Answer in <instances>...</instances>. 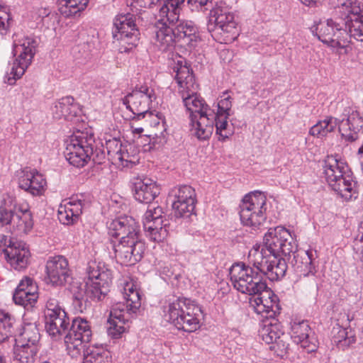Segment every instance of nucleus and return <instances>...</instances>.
I'll return each instance as SVG.
<instances>
[{
    "label": "nucleus",
    "instance_id": "1",
    "mask_svg": "<svg viewBox=\"0 0 363 363\" xmlns=\"http://www.w3.org/2000/svg\"><path fill=\"white\" fill-rule=\"evenodd\" d=\"M47 284L54 286H62L69 284V291L73 296V305L82 313L89 301H101L107 294L112 281L110 270L101 262L91 261L86 268L87 280L81 283L72 281V271L67 259L62 255L50 257L45 265Z\"/></svg>",
    "mask_w": 363,
    "mask_h": 363
},
{
    "label": "nucleus",
    "instance_id": "2",
    "mask_svg": "<svg viewBox=\"0 0 363 363\" xmlns=\"http://www.w3.org/2000/svg\"><path fill=\"white\" fill-rule=\"evenodd\" d=\"M176 72L175 80L178 84L179 94L186 111L189 113V118L193 116L211 113L213 109L206 101L197 94L198 86L195 83L194 77L191 69L186 65H177L174 68Z\"/></svg>",
    "mask_w": 363,
    "mask_h": 363
},
{
    "label": "nucleus",
    "instance_id": "3",
    "mask_svg": "<svg viewBox=\"0 0 363 363\" xmlns=\"http://www.w3.org/2000/svg\"><path fill=\"white\" fill-rule=\"evenodd\" d=\"M164 318L178 330L192 333L200 328V320L203 317L201 308L191 300L178 298L169 301L164 307Z\"/></svg>",
    "mask_w": 363,
    "mask_h": 363
},
{
    "label": "nucleus",
    "instance_id": "4",
    "mask_svg": "<svg viewBox=\"0 0 363 363\" xmlns=\"http://www.w3.org/2000/svg\"><path fill=\"white\" fill-rule=\"evenodd\" d=\"M38 45L37 40L33 37L22 36L18 38V35H16L13 39L12 50L16 59L9 65L4 77V82L12 85L17 79L23 76L32 62Z\"/></svg>",
    "mask_w": 363,
    "mask_h": 363
},
{
    "label": "nucleus",
    "instance_id": "5",
    "mask_svg": "<svg viewBox=\"0 0 363 363\" xmlns=\"http://www.w3.org/2000/svg\"><path fill=\"white\" fill-rule=\"evenodd\" d=\"M340 7L339 3L335 16L320 21L311 28L312 33L319 40L334 48H344L349 44V35L345 29L344 11L339 13Z\"/></svg>",
    "mask_w": 363,
    "mask_h": 363
},
{
    "label": "nucleus",
    "instance_id": "6",
    "mask_svg": "<svg viewBox=\"0 0 363 363\" xmlns=\"http://www.w3.org/2000/svg\"><path fill=\"white\" fill-rule=\"evenodd\" d=\"M247 259L248 264L258 272V274H262L272 281L284 277L287 270L285 259L267 252L261 245L253 246L249 251Z\"/></svg>",
    "mask_w": 363,
    "mask_h": 363
},
{
    "label": "nucleus",
    "instance_id": "7",
    "mask_svg": "<svg viewBox=\"0 0 363 363\" xmlns=\"http://www.w3.org/2000/svg\"><path fill=\"white\" fill-rule=\"evenodd\" d=\"M136 19V15L126 13L117 15L113 20V43L121 53L131 52L139 43L140 32Z\"/></svg>",
    "mask_w": 363,
    "mask_h": 363
},
{
    "label": "nucleus",
    "instance_id": "8",
    "mask_svg": "<svg viewBox=\"0 0 363 363\" xmlns=\"http://www.w3.org/2000/svg\"><path fill=\"white\" fill-rule=\"evenodd\" d=\"M230 278L234 288L242 294H257L267 289V284L262 281V275L248 264H233L230 269Z\"/></svg>",
    "mask_w": 363,
    "mask_h": 363
},
{
    "label": "nucleus",
    "instance_id": "9",
    "mask_svg": "<svg viewBox=\"0 0 363 363\" xmlns=\"http://www.w3.org/2000/svg\"><path fill=\"white\" fill-rule=\"evenodd\" d=\"M94 136L91 133L77 131L66 141L65 157L69 163L82 167L91 160Z\"/></svg>",
    "mask_w": 363,
    "mask_h": 363
},
{
    "label": "nucleus",
    "instance_id": "10",
    "mask_svg": "<svg viewBox=\"0 0 363 363\" xmlns=\"http://www.w3.org/2000/svg\"><path fill=\"white\" fill-rule=\"evenodd\" d=\"M266 201L265 195L259 191H255L246 194L240 204V217L244 225L258 228L266 220Z\"/></svg>",
    "mask_w": 363,
    "mask_h": 363
},
{
    "label": "nucleus",
    "instance_id": "11",
    "mask_svg": "<svg viewBox=\"0 0 363 363\" xmlns=\"http://www.w3.org/2000/svg\"><path fill=\"white\" fill-rule=\"evenodd\" d=\"M306 6H313L318 0H300ZM340 4L339 13L344 10L345 29L349 35V43L351 38L363 42V14L362 13L361 3L358 0H337Z\"/></svg>",
    "mask_w": 363,
    "mask_h": 363
},
{
    "label": "nucleus",
    "instance_id": "12",
    "mask_svg": "<svg viewBox=\"0 0 363 363\" xmlns=\"http://www.w3.org/2000/svg\"><path fill=\"white\" fill-rule=\"evenodd\" d=\"M91 336L90 323L82 318H74L64 338L67 354L72 358L80 356Z\"/></svg>",
    "mask_w": 363,
    "mask_h": 363
},
{
    "label": "nucleus",
    "instance_id": "13",
    "mask_svg": "<svg viewBox=\"0 0 363 363\" xmlns=\"http://www.w3.org/2000/svg\"><path fill=\"white\" fill-rule=\"evenodd\" d=\"M266 251L277 257L289 256L296 249L291 233L283 226L271 228L265 233L264 245L261 246Z\"/></svg>",
    "mask_w": 363,
    "mask_h": 363
},
{
    "label": "nucleus",
    "instance_id": "14",
    "mask_svg": "<svg viewBox=\"0 0 363 363\" xmlns=\"http://www.w3.org/2000/svg\"><path fill=\"white\" fill-rule=\"evenodd\" d=\"M156 99L155 91L147 86L135 87L122 99L123 104L134 115L133 119L140 120L150 114V104Z\"/></svg>",
    "mask_w": 363,
    "mask_h": 363
},
{
    "label": "nucleus",
    "instance_id": "15",
    "mask_svg": "<svg viewBox=\"0 0 363 363\" xmlns=\"http://www.w3.org/2000/svg\"><path fill=\"white\" fill-rule=\"evenodd\" d=\"M115 257L118 262L125 265H133L140 261L145 250L142 237L119 240L113 245Z\"/></svg>",
    "mask_w": 363,
    "mask_h": 363
},
{
    "label": "nucleus",
    "instance_id": "16",
    "mask_svg": "<svg viewBox=\"0 0 363 363\" xmlns=\"http://www.w3.org/2000/svg\"><path fill=\"white\" fill-rule=\"evenodd\" d=\"M338 130L342 139L354 143L360 139L359 131L363 126V118L356 106L345 107L338 118Z\"/></svg>",
    "mask_w": 363,
    "mask_h": 363
},
{
    "label": "nucleus",
    "instance_id": "17",
    "mask_svg": "<svg viewBox=\"0 0 363 363\" xmlns=\"http://www.w3.org/2000/svg\"><path fill=\"white\" fill-rule=\"evenodd\" d=\"M313 254L310 250H294L289 257V262L294 268V270L303 275V277H308L310 282V289L318 291V279L315 276L316 269L314 266Z\"/></svg>",
    "mask_w": 363,
    "mask_h": 363
},
{
    "label": "nucleus",
    "instance_id": "18",
    "mask_svg": "<svg viewBox=\"0 0 363 363\" xmlns=\"http://www.w3.org/2000/svg\"><path fill=\"white\" fill-rule=\"evenodd\" d=\"M211 18H215V28L218 33L225 35L224 40H234L239 35L237 23L235 21L234 14L226 9L216 8L211 11ZM213 26L209 24L208 30L211 32Z\"/></svg>",
    "mask_w": 363,
    "mask_h": 363
},
{
    "label": "nucleus",
    "instance_id": "19",
    "mask_svg": "<svg viewBox=\"0 0 363 363\" xmlns=\"http://www.w3.org/2000/svg\"><path fill=\"white\" fill-rule=\"evenodd\" d=\"M252 296H255L250 298V303L257 313L262 314L267 319L275 318L280 313L278 298L267 286L260 293Z\"/></svg>",
    "mask_w": 363,
    "mask_h": 363
},
{
    "label": "nucleus",
    "instance_id": "20",
    "mask_svg": "<svg viewBox=\"0 0 363 363\" xmlns=\"http://www.w3.org/2000/svg\"><path fill=\"white\" fill-rule=\"evenodd\" d=\"M108 235L119 240L142 237L139 224L130 216H121L113 220L108 225Z\"/></svg>",
    "mask_w": 363,
    "mask_h": 363
},
{
    "label": "nucleus",
    "instance_id": "21",
    "mask_svg": "<svg viewBox=\"0 0 363 363\" xmlns=\"http://www.w3.org/2000/svg\"><path fill=\"white\" fill-rule=\"evenodd\" d=\"M291 339L296 344L300 345L308 353L316 351L318 347V340L307 320L293 323Z\"/></svg>",
    "mask_w": 363,
    "mask_h": 363
},
{
    "label": "nucleus",
    "instance_id": "22",
    "mask_svg": "<svg viewBox=\"0 0 363 363\" xmlns=\"http://www.w3.org/2000/svg\"><path fill=\"white\" fill-rule=\"evenodd\" d=\"M125 307L121 303L113 305L110 311L107 333L112 338H120L125 332L130 320L135 315L124 311Z\"/></svg>",
    "mask_w": 363,
    "mask_h": 363
},
{
    "label": "nucleus",
    "instance_id": "23",
    "mask_svg": "<svg viewBox=\"0 0 363 363\" xmlns=\"http://www.w3.org/2000/svg\"><path fill=\"white\" fill-rule=\"evenodd\" d=\"M215 112L199 116H193L189 118V132L191 136L195 137L200 141L208 140L212 135L214 130Z\"/></svg>",
    "mask_w": 363,
    "mask_h": 363
},
{
    "label": "nucleus",
    "instance_id": "24",
    "mask_svg": "<svg viewBox=\"0 0 363 363\" xmlns=\"http://www.w3.org/2000/svg\"><path fill=\"white\" fill-rule=\"evenodd\" d=\"M45 186V178L35 169L26 168L19 176L18 186L33 196L42 194Z\"/></svg>",
    "mask_w": 363,
    "mask_h": 363
},
{
    "label": "nucleus",
    "instance_id": "25",
    "mask_svg": "<svg viewBox=\"0 0 363 363\" xmlns=\"http://www.w3.org/2000/svg\"><path fill=\"white\" fill-rule=\"evenodd\" d=\"M3 252L7 262L14 269L21 271L27 267L30 253L23 242H14L13 245L4 248Z\"/></svg>",
    "mask_w": 363,
    "mask_h": 363
},
{
    "label": "nucleus",
    "instance_id": "26",
    "mask_svg": "<svg viewBox=\"0 0 363 363\" xmlns=\"http://www.w3.org/2000/svg\"><path fill=\"white\" fill-rule=\"evenodd\" d=\"M133 196L140 203H150L160 194V188L150 178H138L133 183Z\"/></svg>",
    "mask_w": 363,
    "mask_h": 363
},
{
    "label": "nucleus",
    "instance_id": "27",
    "mask_svg": "<svg viewBox=\"0 0 363 363\" xmlns=\"http://www.w3.org/2000/svg\"><path fill=\"white\" fill-rule=\"evenodd\" d=\"M325 178L329 186L338 188V184L335 183L337 179L349 170L346 163L338 157V155H329L324 161L323 166Z\"/></svg>",
    "mask_w": 363,
    "mask_h": 363
},
{
    "label": "nucleus",
    "instance_id": "28",
    "mask_svg": "<svg viewBox=\"0 0 363 363\" xmlns=\"http://www.w3.org/2000/svg\"><path fill=\"white\" fill-rule=\"evenodd\" d=\"M155 28V45L160 50L167 51L174 47L177 38L174 26L156 22Z\"/></svg>",
    "mask_w": 363,
    "mask_h": 363
},
{
    "label": "nucleus",
    "instance_id": "29",
    "mask_svg": "<svg viewBox=\"0 0 363 363\" xmlns=\"http://www.w3.org/2000/svg\"><path fill=\"white\" fill-rule=\"evenodd\" d=\"M84 201L72 198L58 209V219L64 225H70L76 222L82 213Z\"/></svg>",
    "mask_w": 363,
    "mask_h": 363
},
{
    "label": "nucleus",
    "instance_id": "30",
    "mask_svg": "<svg viewBox=\"0 0 363 363\" xmlns=\"http://www.w3.org/2000/svg\"><path fill=\"white\" fill-rule=\"evenodd\" d=\"M70 325V320L67 313L45 319V328L47 333L55 339H59L66 335Z\"/></svg>",
    "mask_w": 363,
    "mask_h": 363
},
{
    "label": "nucleus",
    "instance_id": "31",
    "mask_svg": "<svg viewBox=\"0 0 363 363\" xmlns=\"http://www.w3.org/2000/svg\"><path fill=\"white\" fill-rule=\"evenodd\" d=\"M123 297L125 302H118L125 308L124 311L135 315L140 312L141 295L133 282H126L123 286Z\"/></svg>",
    "mask_w": 363,
    "mask_h": 363
},
{
    "label": "nucleus",
    "instance_id": "32",
    "mask_svg": "<svg viewBox=\"0 0 363 363\" xmlns=\"http://www.w3.org/2000/svg\"><path fill=\"white\" fill-rule=\"evenodd\" d=\"M52 112L56 119L64 118L66 120H72L78 113V106L74 104L73 97L66 96L55 103L52 107Z\"/></svg>",
    "mask_w": 363,
    "mask_h": 363
},
{
    "label": "nucleus",
    "instance_id": "33",
    "mask_svg": "<svg viewBox=\"0 0 363 363\" xmlns=\"http://www.w3.org/2000/svg\"><path fill=\"white\" fill-rule=\"evenodd\" d=\"M168 199L172 203L173 202L179 203V206L183 203L189 207L191 204H196L195 190L189 185L174 187L170 191Z\"/></svg>",
    "mask_w": 363,
    "mask_h": 363
},
{
    "label": "nucleus",
    "instance_id": "34",
    "mask_svg": "<svg viewBox=\"0 0 363 363\" xmlns=\"http://www.w3.org/2000/svg\"><path fill=\"white\" fill-rule=\"evenodd\" d=\"M337 179L339 188L330 186L331 189L345 200L350 199L357 194V182L354 181L352 172L348 170L345 174Z\"/></svg>",
    "mask_w": 363,
    "mask_h": 363
},
{
    "label": "nucleus",
    "instance_id": "35",
    "mask_svg": "<svg viewBox=\"0 0 363 363\" xmlns=\"http://www.w3.org/2000/svg\"><path fill=\"white\" fill-rule=\"evenodd\" d=\"M20 325L13 315L9 312L0 311V343L10 337H16L17 328Z\"/></svg>",
    "mask_w": 363,
    "mask_h": 363
},
{
    "label": "nucleus",
    "instance_id": "36",
    "mask_svg": "<svg viewBox=\"0 0 363 363\" xmlns=\"http://www.w3.org/2000/svg\"><path fill=\"white\" fill-rule=\"evenodd\" d=\"M33 225L32 216L28 211H13L9 231L26 234L32 229Z\"/></svg>",
    "mask_w": 363,
    "mask_h": 363
},
{
    "label": "nucleus",
    "instance_id": "37",
    "mask_svg": "<svg viewBox=\"0 0 363 363\" xmlns=\"http://www.w3.org/2000/svg\"><path fill=\"white\" fill-rule=\"evenodd\" d=\"M338 118L326 116L323 120H320L313 125L310 130L309 134L318 138L326 137L329 133L335 131L338 126Z\"/></svg>",
    "mask_w": 363,
    "mask_h": 363
},
{
    "label": "nucleus",
    "instance_id": "38",
    "mask_svg": "<svg viewBox=\"0 0 363 363\" xmlns=\"http://www.w3.org/2000/svg\"><path fill=\"white\" fill-rule=\"evenodd\" d=\"M283 333L281 324L275 318L267 319L259 330L260 337L268 345H272Z\"/></svg>",
    "mask_w": 363,
    "mask_h": 363
},
{
    "label": "nucleus",
    "instance_id": "39",
    "mask_svg": "<svg viewBox=\"0 0 363 363\" xmlns=\"http://www.w3.org/2000/svg\"><path fill=\"white\" fill-rule=\"evenodd\" d=\"M83 363H111L110 352L103 347L89 346L82 352Z\"/></svg>",
    "mask_w": 363,
    "mask_h": 363
},
{
    "label": "nucleus",
    "instance_id": "40",
    "mask_svg": "<svg viewBox=\"0 0 363 363\" xmlns=\"http://www.w3.org/2000/svg\"><path fill=\"white\" fill-rule=\"evenodd\" d=\"M333 341L340 350H345L356 342V337L351 330L348 331L347 328L338 325L333 328Z\"/></svg>",
    "mask_w": 363,
    "mask_h": 363
},
{
    "label": "nucleus",
    "instance_id": "41",
    "mask_svg": "<svg viewBox=\"0 0 363 363\" xmlns=\"http://www.w3.org/2000/svg\"><path fill=\"white\" fill-rule=\"evenodd\" d=\"M39 346H30L17 343L13 347V357L18 363H33L36 359Z\"/></svg>",
    "mask_w": 363,
    "mask_h": 363
},
{
    "label": "nucleus",
    "instance_id": "42",
    "mask_svg": "<svg viewBox=\"0 0 363 363\" xmlns=\"http://www.w3.org/2000/svg\"><path fill=\"white\" fill-rule=\"evenodd\" d=\"M40 333L35 323H27L18 334L15 341L18 344L28 345L30 346H39Z\"/></svg>",
    "mask_w": 363,
    "mask_h": 363
},
{
    "label": "nucleus",
    "instance_id": "43",
    "mask_svg": "<svg viewBox=\"0 0 363 363\" xmlns=\"http://www.w3.org/2000/svg\"><path fill=\"white\" fill-rule=\"evenodd\" d=\"M181 10L180 7L164 0V3L159 11V18L156 22L165 23L174 26L179 19Z\"/></svg>",
    "mask_w": 363,
    "mask_h": 363
},
{
    "label": "nucleus",
    "instance_id": "44",
    "mask_svg": "<svg viewBox=\"0 0 363 363\" xmlns=\"http://www.w3.org/2000/svg\"><path fill=\"white\" fill-rule=\"evenodd\" d=\"M38 287L37 285H32L29 291H15L13 299L16 304L23 306L29 309L34 306L38 298Z\"/></svg>",
    "mask_w": 363,
    "mask_h": 363
},
{
    "label": "nucleus",
    "instance_id": "45",
    "mask_svg": "<svg viewBox=\"0 0 363 363\" xmlns=\"http://www.w3.org/2000/svg\"><path fill=\"white\" fill-rule=\"evenodd\" d=\"M174 27L177 39L186 38L189 40L188 43H190L196 38L197 28L191 21L179 19Z\"/></svg>",
    "mask_w": 363,
    "mask_h": 363
},
{
    "label": "nucleus",
    "instance_id": "46",
    "mask_svg": "<svg viewBox=\"0 0 363 363\" xmlns=\"http://www.w3.org/2000/svg\"><path fill=\"white\" fill-rule=\"evenodd\" d=\"M89 0H60L59 11L65 17H69L83 11Z\"/></svg>",
    "mask_w": 363,
    "mask_h": 363
},
{
    "label": "nucleus",
    "instance_id": "47",
    "mask_svg": "<svg viewBox=\"0 0 363 363\" xmlns=\"http://www.w3.org/2000/svg\"><path fill=\"white\" fill-rule=\"evenodd\" d=\"M169 223H165L162 225L153 223H143V228L147 232L149 238L156 242H162L168 235Z\"/></svg>",
    "mask_w": 363,
    "mask_h": 363
},
{
    "label": "nucleus",
    "instance_id": "48",
    "mask_svg": "<svg viewBox=\"0 0 363 363\" xmlns=\"http://www.w3.org/2000/svg\"><path fill=\"white\" fill-rule=\"evenodd\" d=\"M153 223L162 225L169 220L164 218V212L160 206H149L143 216V223Z\"/></svg>",
    "mask_w": 363,
    "mask_h": 363
},
{
    "label": "nucleus",
    "instance_id": "49",
    "mask_svg": "<svg viewBox=\"0 0 363 363\" xmlns=\"http://www.w3.org/2000/svg\"><path fill=\"white\" fill-rule=\"evenodd\" d=\"M123 147L121 140L113 138L106 140L105 147L108 160L113 164H117V160L121 158L120 151Z\"/></svg>",
    "mask_w": 363,
    "mask_h": 363
},
{
    "label": "nucleus",
    "instance_id": "50",
    "mask_svg": "<svg viewBox=\"0 0 363 363\" xmlns=\"http://www.w3.org/2000/svg\"><path fill=\"white\" fill-rule=\"evenodd\" d=\"M230 116L226 114H216L215 113V123L216 134L219 135V140L224 141L231 135L230 131L227 130L228 126V118Z\"/></svg>",
    "mask_w": 363,
    "mask_h": 363
},
{
    "label": "nucleus",
    "instance_id": "51",
    "mask_svg": "<svg viewBox=\"0 0 363 363\" xmlns=\"http://www.w3.org/2000/svg\"><path fill=\"white\" fill-rule=\"evenodd\" d=\"M290 337L284 333L279 337L270 346V350H274L277 356L284 357L289 350V341Z\"/></svg>",
    "mask_w": 363,
    "mask_h": 363
},
{
    "label": "nucleus",
    "instance_id": "52",
    "mask_svg": "<svg viewBox=\"0 0 363 363\" xmlns=\"http://www.w3.org/2000/svg\"><path fill=\"white\" fill-rule=\"evenodd\" d=\"M358 232L353 244L354 259L363 267V221L359 226Z\"/></svg>",
    "mask_w": 363,
    "mask_h": 363
},
{
    "label": "nucleus",
    "instance_id": "53",
    "mask_svg": "<svg viewBox=\"0 0 363 363\" xmlns=\"http://www.w3.org/2000/svg\"><path fill=\"white\" fill-rule=\"evenodd\" d=\"M177 205H179V203L175 202L172 203V211L176 218L187 219L194 214L195 210V204H191L189 207L186 204L182 203L181 206H178L177 208Z\"/></svg>",
    "mask_w": 363,
    "mask_h": 363
},
{
    "label": "nucleus",
    "instance_id": "54",
    "mask_svg": "<svg viewBox=\"0 0 363 363\" xmlns=\"http://www.w3.org/2000/svg\"><path fill=\"white\" fill-rule=\"evenodd\" d=\"M62 313L66 312L57 299L50 298L47 301L44 311L45 319L54 317Z\"/></svg>",
    "mask_w": 363,
    "mask_h": 363
},
{
    "label": "nucleus",
    "instance_id": "55",
    "mask_svg": "<svg viewBox=\"0 0 363 363\" xmlns=\"http://www.w3.org/2000/svg\"><path fill=\"white\" fill-rule=\"evenodd\" d=\"M187 4L191 11H213L215 9L211 0H188Z\"/></svg>",
    "mask_w": 363,
    "mask_h": 363
},
{
    "label": "nucleus",
    "instance_id": "56",
    "mask_svg": "<svg viewBox=\"0 0 363 363\" xmlns=\"http://www.w3.org/2000/svg\"><path fill=\"white\" fill-rule=\"evenodd\" d=\"M221 99L218 103V109L216 114H226L230 116L232 107V98L228 95V91H224L221 96Z\"/></svg>",
    "mask_w": 363,
    "mask_h": 363
},
{
    "label": "nucleus",
    "instance_id": "57",
    "mask_svg": "<svg viewBox=\"0 0 363 363\" xmlns=\"http://www.w3.org/2000/svg\"><path fill=\"white\" fill-rule=\"evenodd\" d=\"M11 18L6 8L0 3V33L6 34L10 27Z\"/></svg>",
    "mask_w": 363,
    "mask_h": 363
},
{
    "label": "nucleus",
    "instance_id": "58",
    "mask_svg": "<svg viewBox=\"0 0 363 363\" xmlns=\"http://www.w3.org/2000/svg\"><path fill=\"white\" fill-rule=\"evenodd\" d=\"M13 211L8 209L6 207H0V228L6 227V230H10Z\"/></svg>",
    "mask_w": 363,
    "mask_h": 363
},
{
    "label": "nucleus",
    "instance_id": "59",
    "mask_svg": "<svg viewBox=\"0 0 363 363\" xmlns=\"http://www.w3.org/2000/svg\"><path fill=\"white\" fill-rule=\"evenodd\" d=\"M100 143H96L94 140V143L91 145L92 153L91 155V160L96 164H102L106 158V153L104 149H101L98 146Z\"/></svg>",
    "mask_w": 363,
    "mask_h": 363
},
{
    "label": "nucleus",
    "instance_id": "60",
    "mask_svg": "<svg viewBox=\"0 0 363 363\" xmlns=\"http://www.w3.org/2000/svg\"><path fill=\"white\" fill-rule=\"evenodd\" d=\"M32 285H37V284L33 279L26 277L20 281L15 291L30 292V288Z\"/></svg>",
    "mask_w": 363,
    "mask_h": 363
},
{
    "label": "nucleus",
    "instance_id": "61",
    "mask_svg": "<svg viewBox=\"0 0 363 363\" xmlns=\"http://www.w3.org/2000/svg\"><path fill=\"white\" fill-rule=\"evenodd\" d=\"M38 16L42 18L43 23H45L47 20L49 19H57V14L51 13L49 9L41 8L38 11Z\"/></svg>",
    "mask_w": 363,
    "mask_h": 363
},
{
    "label": "nucleus",
    "instance_id": "62",
    "mask_svg": "<svg viewBox=\"0 0 363 363\" xmlns=\"http://www.w3.org/2000/svg\"><path fill=\"white\" fill-rule=\"evenodd\" d=\"M120 155L121 156V158H119L117 160V164L116 165H122L123 167H127L128 163L129 162V153L128 152L127 150L123 146L121 149V151H120Z\"/></svg>",
    "mask_w": 363,
    "mask_h": 363
},
{
    "label": "nucleus",
    "instance_id": "63",
    "mask_svg": "<svg viewBox=\"0 0 363 363\" xmlns=\"http://www.w3.org/2000/svg\"><path fill=\"white\" fill-rule=\"evenodd\" d=\"M15 206L16 200L12 196L9 195L4 196L0 207H6L8 209L13 211Z\"/></svg>",
    "mask_w": 363,
    "mask_h": 363
},
{
    "label": "nucleus",
    "instance_id": "64",
    "mask_svg": "<svg viewBox=\"0 0 363 363\" xmlns=\"http://www.w3.org/2000/svg\"><path fill=\"white\" fill-rule=\"evenodd\" d=\"M18 240L16 239H13L10 237H8L4 235H0V247H4V248H8L9 246H12L14 244V242H18Z\"/></svg>",
    "mask_w": 363,
    "mask_h": 363
}]
</instances>
